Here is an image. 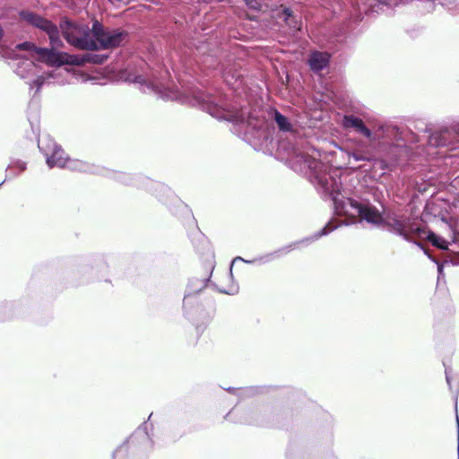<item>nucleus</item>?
<instances>
[{"mask_svg":"<svg viewBox=\"0 0 459 459\" xmlns=\"http://www.w3.org/2000/svg\"><path fill=\"white\" fill-rule=\"evenodd\" d=\"M304 167L309 169L310 181L317 190L329 196L333 204L334 212L351 219L359 218L377 225L382 221L381 212L368 201H358L342 188L340 173L336 169L308 155H302Z\"/></svg>","mask_w":459,"mask_h":459,"instance_id":"obj_1","label":"nucleus"},{"mask_svg":"<svg viewBox=\"0 0 459 459\" xmlns=\"http://www.w3.org/2000/svg\"><path fill=\"white\" fill-rule=\"evenodd\" d=\"M196 100L201 108L218 120H226L244 126L260 146H267L272 142L270 124L262 109L251 110L247 107L238 108L229 102L225 94L199 92Z\"/></svg>","mask_w":459,"mask_h":459,"instance_id":"obj_2","label":"nucleus"},{"mask_svg":"<svg viewBox=\"0 0 459 459\" xmlns=\"http://www.w3.org/2000/svg\"><path fill=\"white\" fill-rule=\"evenodd\" d=\"M338 226L339 225L334 224L333 221H331L328 223H326V225L321 230L316 232L312 236L305 238L299 241L292 242V243H290L287 246H284L273 252L267 253V254L261 255L259 257H256L253 260H246L240 256H236L231 262V266H233V264L238 261L244 262L246 264L257 263L259 264L270 263L277 258H280L281 256H282L284 255L289 254L293 249L299 247V246L300 244L309 245V244L313 243L314 241L319 239L321 237L328 235L330 232H332L335 229H337ZM230 268H232V267H230ZM230 275H232V269H230Z\"/></svg>","mask_w":459,"mask_h":459,"instance_id":"obj_3","label":"nucleus"},{"mask_svg":"<svg viewBox=\"0 0 459 459\" xmlns=\"http://www.w3.org/2000/svg\"><path fill=\"white\" fill-rule=\"evenodd\" d=\"M60 30L65 40L72 46L84 50H98L96 41L90 36V30L74 24L69 20L60 22Z\"/></svg>","mask_w":459,"mask_h":459,"instance_id":"obj_4","label":"nucleus"},{"mask_svg":"<svg viewBox=\"0 0 459 459\" xmlns=\"http://www.w3.org/2000/svg\"><path fill=\"white\" fill-rule=\"evenodd\" d=\"M344 126L353 128L357 133L364 135L371 142L383 141L385 143L393 137L397 138L399 134V129L396 126H380L377 131L372 133L361 118L354 116H345Z\"/></svg>","mask_w":459,"mask_h":459,"instance_id":"obj_5","label":"nucleus"},{"mask_svg":"<svg viewBox=\"0 0 459 459\" xmlns=\"http://www.w3.org/2000/svg\"><path fill=\"white\" fill-rule=\"evenodd\" d=\"M386 225L391 232L407 241H411L412 237L422 238L426 233L413 220L405 216H394Z\"/></svg>","mask_w":459,"mask_h":459,"instance_id":"obj_6","label":"nucleus"},{"mask_svg":"<svg viewBox=\"0 0 459 459\" xmlns=\"http://www.w3.org/2000/svg\"><path fill=\"white\" fill-rule=\"evenodd\" d=\"M15 74L22 79L31 80L30 84V89L36 88L35 94L39 91L40 88L45 82V77L43 75L37 74V66L32 60L28 57H22L16 63L14 68Z\"/></svg>","mask_w":459,"mask_h":459,"instance_id":"obj_7","label":"nucleus"},{"mask_svg":"<svg viewBox=\"0 0 459 459\" xmlns=\"http://www.w3.org/2000/svg\"><path fill=\"white\" fill-rule=\"evenodd\" d=\"M38 146L46 157V162L49 168H65L68 158L65 156L64 150L54 141L48 139L39 140Z\"/></svg>","mask_w":459,"mask_h":459,"instance_id":"obj_8","label":"nucleus"},{"mask_svg":"<svg viewBox=\"0 0 459 459\" xmlns=\"http://www.w3.org/2000/svg\"><path fill=\"white\" fill-rule=\"evenodd\" d=\"M37 60L44 62L51 66H61L65 64H78L77 57L69 56L65 53L56 51V49L39 48L37 49Z\"/></svg>","mask_w":459,"mask_h":459,"instance_id":"obj_9","label":"nucleus"},{"mask_svg":"<svg viewBox=\"0 0 459 459\" xmlns=\"http://www.w3.org/2000/svg\"><path fill=\"white\" fill-rule=\"evenodd\" d=\"M269 116L272 121L275 123L280 134L286 135L287 138L296 139L297 127L286 116L275 108L271 109Z\"/></svg>","mask_w":459,"mask_h":459,"instance_id":"obj_10","label":"nucleus"},{"mask_svg":"<svg viewBox=\"0 0 459 459\" xmlns=\"http://www.w3.org/2000/svg\"><path fill=\"white\" fill-rule=\"evenodd\" d=\"M127 33L123 30H107L98 42L99 49H109L119 47L126 39Z\"/></svg>","mask_w":459,"mask_h":459,"instance_id":"obj_11","label":"nucleus"},{"mask_svg":"<svg viewBox=\"0 0 459 459\" xmlns=\"http://www.w3.org/2000/svg\"><path fill=\"white\" fill-rule=\"evenodd\" d=\"M451 128L442 127L433 132L429 136V144L433 147H445L450 144L452 141Z\"/></svg>","mask_w":459,"mask_h":459,"instance_id":"obj_12","label":"nucleus"},{"mask_svg":"<svg viewBox=\"0 0 459 459\" xmlns=\"http://www.w3.org/2000/svg\"><path fill=\"white\" fill-rule=\"evenodd\" d=\"M20 16L24 22L42 30L45 32L47 28L53 23L40 15L30 11H22L20 13Z\"/></svg>","mask_w":459,"mask_h":459,"instance_id":"obj_13","label":"nucleus"},{"mask_svg":"<svg viewBox=\"0 0 459 459\" xmlns=\"http://www.w3.org/2000/svg\"><path fill=\"white\" fill-rule=\"evenodd\" d=\"M208 279L193 277L189 279L186 290L183 299V307L186 308L187 299L190 296L199 293L206 287Z\"/></svg>","mask_w":459,"mask_h":459,"instance_id":"obj_14","label":"nucleus"},{"mask_svg":"<svg viewBox=\"0 0 459 459\" xmlns=\"http://www.w3.org/2000/svg\"><path fill=\"white\" fill-rule=\"evenodd\" d=\"M65 168L73 171H79L84 173H99L100 171V168L95 166L94 164H91L82 160L69 158Z\"/></svg>","mask_w":459,"mask_h":459,"instance_id":"obj_15","label":"nucleus"},{"mask_svg":"<svg viewBox=\"0 0 459 459\" xmlns=\"http://www.w3.org/2000/svg\"><path fill=\"white\" fill-rule=\"evenodd\" d=\"M132 444L143 446L144 447L152 446V439L147 432V422H143L130 437Z\"/></svg>","mask_w":459,"mask_h":459,"instance_id":"obj_16","label":"nucleus"},{"mask_svg":"<svg viewBox=\"0 0 459 459\" xmlns=\"http://www.w3.org/2000/svg\"><path fill=\"white\" fill-rule=\"evenodd\" d=\"M330 56L327 53L313 52L308 59L310 68L315 72L322 71L329 63Z\"/></svg>","mask_w":459,"mask_h":459,"instance_id":"obj_17","label":"nucleus"},{"mask_svg":"<svg viewBox=\"0 0 459 459\" xmlns=\"http://www.w3.org/2000/svg\"><path fill=\"white\" fill-rule=\"evenodd\" d=\"M223 77L228 85L235 88L238 83L241 84L243 74L235 65H230L223 69Z\"/></svg>","mask_w":459,"mask_h":459,"instance_id":"obj_18","label":"nucleus"},{"mask_svg":"<svg viewBox=\"0 0 459 459\" xmlns=\"http://www.w3.org/2000/svg\"><path fill=\"white\" fill-rule=\"evenodd\" d=\"M279 18L282 20L293 31H297L301 29L300 21L293 15V13L290 8H283L279 13Z\"/></svg>","mask_w":459,"mask_h":459,"instance_id":"obj_19","label":"nucleus"},{"mask_svg":"<svg viewBox=\"0 0 459 459\" xmlns=\"http://www.w3.org/2000/svg\"><path fill=\"white\" fill-rule=\"evenodd\" d=\"M349 163L351 160L355 162L359 161H371L373 160V154L369 150L354 149L348 152Z\"/></svg>","mask_w":459,"mask_h":459,"instance_id":"obj_20","label":"nucleus"},{"mask_svg":"<svg viewBox=\"0 0 459 459\" xmlns=\"http://www.w3.org/2000/svg\"><path fill=\"white\" fill-rule=\"evenodd\" d=\"M26 169V163L22 160H17L12 161L7 169L6 172L10 171L9 174H6L5 178L0 183V186L8 179L18 176L20 173L23 172Z\"/></svg>","mask_w":459,"mask_h":459,"instance_id":"obj_21","label":"nucleus"},{"mask_svg":"<svg viewBox=\"0 0 459 459\" xmlns=\"http://www.w3.org/2000/svg\"><path fill=\"white\" fill-rule=\"evenodd\" d=\"M46 33L48 35L51 48L56 49L63 46V42L59 36V29L54 23L47 28Z\"/></svg>","mask_w":459,"mask_h":459,"instance_id":"obj_22","label":"nucleus"},{"mask_svg":"<svg viewBox=\"0 0 459 459\" xmlns=\"http://www.w3.org/2000/svg\"><path fill=\"white\" fill-rule=\"evenodd\" d=\"M198 242H199V246H195V248L197 249V251L202 255H207V256L212 255V256L211 244H210L209 240L203 234L198 235Z\"/></svg>","mask_w":459,"mask_h":459,"instance_id":"obj_23","label":"nucleus"},{"mask_svg":"<svg viewBox=\"0 0 459 459\" xmlns=\"http://www.w3.org/2000/svg\"><path fill=\"white\" fill-rule=\"evenodd\" d=\"M258 389H259L258 387H253V386L247 387V388H239V389L234 388V387L225 388V390L228 391L229 393L237 394L241 397L254 395L255 394H256L258 392Z\"/></svg>","mask_w":459,"mask_h":459,"instance_id":"obj_24","label":"nucleus"},{"mask_svg":"<svg viewBox=\"0 0 459 459\" xmlns=\"http://www.w3.org/2000/svg\"><path fill=\"white\" fill-rule=\"evenodd\" d=\"M107 55H98V54H86L81 61H78L77 65L83 64L85 62H90L93 64H103L108 59Z\"/></svg>","mask_w":459,"mask_h":459,"instance_id":"obj_25","label":"nucleus"},{"mask_svg":"<svg viewBox=\"0 0 459 459\" xmlns=\"http://www.w3.org/2000/svg\"><path fill=\"white\" fill-rule=\"evenodd\" d=\"M39 48L34 43L29 41H24L15 46V49L26 51L31 57H37V49Z\"/></svg>","mask_w":459,"mask_h":459,"instance_id":"obj_26","label":"nucleus"},{"mask_svg":"<svg viewBox=\"0 0 459 459\" xmlns=\"http://www.w3.org/2000/svg\"><path fill=\"white\" fill-rule=\"evenodd\" d=\"M427 238L432 243L433 246L442 249V250H447L448 249V242L445 240L444 238L438 237L433 232H429Z\"/></svg>","mask_w":459,"mask_h":459,"instance_id":"obj_27","label":"nucleus"},{"mask_svg":"<svg viewBox=\"0 0 459 459\" xmlns=\"http://www.w3.org/2000/svg\"><path fill=\"white\" fill-rule=\"evenodd\" d=\"M106 31L107 30L104 29V27L99 21H94L92 23L91 30H90V33L91 32L94 36L95 39L93 40L98 42L100 39L103 37Z\"/></svg>","mask_w":459,"mask_h":459,"instance_id":"obj_28","label":"nucleus"},{"mask_svg":"<svg viewBox=\"0 0 459 459\" xmlns=\"http://www.w3.org/2000/svg\"><path fill=\"white\" fill-rule=\"evenodd\" d=\"M125 80L129 82H134L139 84H147V79L143 74H137L133 72H127Z\"/></svg>","mask_w":459,"mask_h":459,"instance_id":"obj_29","label":"nucleus"},{"mask_svg":"<svg viewBox=\"0 0 459 459\" xmlns=\"http://www.w3.org/2000/svg\"><path fill=\"white\" fill-rule=\"evenodd\" d=\"M114 178L125 185L133 184V181L135 180V178H134L131 175L124 172L114 173Z\"/></svg>","mask_w":459,"mask_h":459,"instance_id":"obj_30","label":"nucleus"},{"mask_svg":"<svg viewBox=\"0 0 459 459\" xmlns=\"http://www.w3.org/2000/svg\"><path fill=\"white\" fill-rule=\"evenodd\" d=\"M420 248L424 250L425 255H428L429 259H431L434 263L437 264V273H438V280H440L441 277L444 276V265L443 264H440L438 260H437L435 257H433L427 249H424L423 246L420 242H415Z\"/></svg>","mask_w":459,"mask_h":459,"instance_id":"obj_31","label":"nucleus"},{"mask_svg":"<svg viewBox=\"0 0 459 459\" xmlns=\"http://www.w3.org/2000/svg\"><path fill=\"white\" fill-rule=\"evenodd\" d=\"M246 5L252 11L260 12L263 5V0H247Z\"/></svg>","mask_w":459,"mask_h":459,"instance_id":"obj_32","label":"nucleus"},{"mask_svg":"<svg viewBox=\"0 0 459 459\" xmlns=\"http://www.w3.org/2000/svg\"><path fill=\"white\" fill-rule=\"evenodd\" d=\"M279 147L286 150V151H290V152H292L295 153L296 152V147H295V143H292V142H290L288 143H285L283 141H281L279 143Z\"/></svg>","mask_w":459,"mask_h":459,"instance_id":"obj_33","label":"nucleus"},{"mask_svg":"<svg viewBox=\"0 0 459 459\" xmlns=\"http://www.w3.org/2000/svg\"><path fill=\"white\" fill-rule=\"evenodd\" d=\"M155 186H156V188L160 190L161 192H164V193L171 192L170 189L167 186H165L161 183H155Z\"/></svg>","mask_w":459,"mask_h":459,"instance_id":"obj_34","label":"nucleus"},{"mask_svg":"<svg viewBox=\"0 0 459 459\" xmlns=\"http://www.w3.org/2000/svg\"><path fill=\"white\" fill-rule=\"evenodd\" d=\"M451 130H452V132H454L455 134H459V123H454V124L451 126Z\"/></svg>","mask_w":459,"mask_h":459,"instance_id":"obj_35","label":"nucleus"},{"mask_svg":"<svg viewBox=\"0 0 459 459\" xmlns=\"http://www.w3.org/2000/svg\"><path fill=\"white\" fill-rule=\"evenodd\" d=\"M446 383L449 385V387L452 388V386H451V377H450L449 371L447 369H446Z\"/></svg>","mask_w":459,"mask_h":459,"instance_id":"obj_36","label":"nucleus"},{"mask_svg":"<svg viewBox=\"0 0 459 459\" xmlns=\"http://www.w3.org/2000/svg\"><path fill=\"white\" fill-rule=\"evenodd\" d=\"M237 291H238V288L235 289L233 287L229 290H221V292L230 294V295L237 293Z\"/></svg>","mask_w":459,"mask_h":459,"instance_id":"obj_37","label":"nucleus"},{"mask_svg":"<svg viewBox=\"0 0 459 459\" xmlns=\"http://www.w3.org/2000/svg\"><path fill=\"white\" fill-rule=\"evenodd\" d=\"M457 441H458L457 452H458V459H459V420L458 419H457Z\"/></svg>","mask_w":459,"mask_h":459,"instance_id":"obj_38","label":"nucleus"},{"mask_svg":"<svg viewBox=\"0 0 459 459\" xmlns=\"http://www.w3.org/2000/svg\"><path fill=\"white\" fill-rule=\"evenodd\" d=\"M120 450V448H117L114 453H113V456H116L117 453H118V451Z\"/></svg>","mask_w":459,"mask_h":459,"instance_id":"obj_39","label":"nucleus"},{"mask_svg":"<svg viewBox=\"0 0 459 459\" xmlns=\"http://www.w3.org/2000/svg\"><path fill=\"white\" fill-rule=\"evenodd\" d=\"M287 455H288V457H290V459H295V458H293V457L291 456L290 453H288Z\"/></svg>","mask_w":459,"mask_h":459,"instance_id":"obj_40","label":"nucleus"},{"mask_svg":"<svg viewBox=\"0 0 459 459\" xmlns=\"http://www.w3.org/2000/svg\"><path fill=\"white\" fill-rule=\"evenodd\" d=\"M126 443H132V442L130 441V438H129L126 442H124V445H126Z\"/></svg>","mask_w":459,"mask_h":459,"instance_id":"obj_41","label":"nucleus"},{"mask_svg":"<svg viewBox=\"0 0 459 459\" xmlns=\"http://www.w3.org/2000/svg\"><path fill=\"white\" fill-rule=\"evenodd\" d=\"M459 136V134H456Z\"/></svg>","mask_w":459,"mask_h":459,"instance_id":"obj_42","label":"nucleus"}]
</instances>
